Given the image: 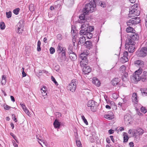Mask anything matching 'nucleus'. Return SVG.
<instances>
[{"mask_svg": "<svg viewBox=\"0 0 147 147\" xmlns=\"http://www.w3.org/2000/svg\"><path fill=\"white\" fill-rule=\"evenodd\" d=\"M99 4L100 5L103 7H104L106 6V5L104 2L100 1L99 2Z\"/></svg>", "mask_w": 147, "mask_h": 147, "instance_id": "obj_50", "label": "nucleus"}, {"mask_svg": "<svg viewBox=\"0 0 147 147\" xmlns=\"http://www.w3.org/2000/svg\"><path fill=\"white\" fill-rule=\"evenodd\" d=\"M86 35H87V37L89 38H91L93 36L92 34L90 32L87 31V33H86Z\"/></svg>", "mask_w": 147, "mask_h": 147, "instance_id": "obj_37", "label": "nucleus"}, {"mask_svg": "<svg viewBox=\"0 0 147 147\" xmlns=\"http://www.w3.org/2000/svg\"><path fill=\"white\" fill-rule=\"evenodd\" d=\"M113 97L114 99H117L118 98L117 95L115 93L113 94Z\"/></svg>", "mask_w": 147, "mask_h": 147, "instance_id": "obj_58", "label": "nucleus"}, {"mask_svg": "<svg viewBox=\"0 0 147 147\" xmlns=\"http://www.w3.org/2000/svg\"><path fill=\"white\" fill-rule=\"evenodd\" d=\"M69 55V57L72 61H75L77 58L76 54L73 51H70L69 53H68Z\"/></svg>", "mask_w": 147, "mask_h": 147, "instance_id": "obj_14", "label": "nucleus"}, {"mask_svg": "<svg viewBox=\"0 0 147 147\" xmlns=\"http://www.w3.org/2000/svg\"><path fill=\"white\" fill-rule=\"evenodd\" d=\"M141 90L142 94L143 96H147V89H142Z\"/></svg>", "mask_w": 147, "mask_h": 147, "instance_id": "obj_32", "label": "nucleus"}, {"mask_svg": "<svg viewBox=\"0 0 147 147\" xmlns=\"http://www.w3.org/2000/svg\"><path fill=\"white\" fill-rule=\"evenodd\" d=\"M6 78L4 75L2 76V78L1 80V84L2 85H5L6 82Z\"/></svg>", "mask_w": 147, "mask_h": 147, "instance_id": "obj_28", "label": "nucleus"}, {"mask_svg": "<svg viewBox=\"0 0 147 147\" xmlns=\"http://www.w3.org/2000/svg\"><path fill=\"white\" fill-rule=\"evenodd\" d=\"M88 4H90V5L96 7V4L94 0H89V3Z\"/></svg>", "mask_w": 147, "mask_h": 147, "instance_id": "obj_36", "label": "nucleus"}, {"mask_svg": "<svg viewBox=\"0 0 147 147\" xmlns=\"http://www.w3.org/2000/svg\"><path fill=\"white\" fill-rule=\"evenodd\" d=\"M29 9L30 11H32L34 10V7L32 4H31L30 5Z\"/></svg>", "mask_w": 147, "mask_h": 147, "instance_id": "obj_51", "label": "nucleus"}, {"mask_svg": "<svg viewBox=\"0 0 147 147\" xmlns=\"http://www.w3.org/2000/svg\"><path fill=\"white\" fill-rule=\"evenodd\" d=\"M20 9L19 8H17L13 10V13L16 15H18Z\"/></svg>", "mask_w": 147, "mask_h": 147, "instance_id": "obj_41", "label": "nucleus"}, {"mask_svg": "<svg viewBox=\"0 0 147 147\" xmlns=\"http://www.w3.org/2000/svg\"><path fill=\"white\" fill-rule=\"evenodd\" d=\"M138 5L135 4L129 9V13L128 16L129 18L138 16L140 14V11L138 10Z\"/></svg>", "mask_w": 147, "mask_h": 147, "instance_id": "obj_1", "label": "nucleus"}, {"mask_svg": "<svg viewBox=\"0 0 147 147\" xmlns=\"http://www.w3.org/2000/svg\"><path fill=\"white\" fill-rule=\"evenodd\" d=\"M137 130L134 129L133 131V135L134 136H136L137 135H139L138 134V133L137 132Z\"/></svg>", "mask_w": 147, "mask_h": 147, "instance_id": "obj_47", "label": "nucleus"}, {"mask_svg": "<svg viewBox=\"0 0 147 147\" xmlns=\"http://www.w3.org/2000/svg\"><path fill=\"white\" fill-rule=\"evenodd\" d=\"M125 123L129 125L132 122V119L131 115L129 114L125 115L124 117Z\"/></svg>", "mask_w": 147, "mask_h": 147, "instance_id": "obj_12", "label": "nucleus"}, {"mask_svg": "<svg viewBox=\"0 0 147 147\" xmlns=\"http://www.w3.org/2000/svg\"><path fill=\"white\" fill-rule=\"evenodd\" d=\"M63 48L64 47L62 48L60 45L59 44L57 47V51L58 53H60L61 52L62 53L61 51L62 48Z\"/></svg>", "mask_w": 147, "mask_h": 147, "instance_id": "obj_38", "label": "nucleus"}, {"mask_svg": "<svg viewBox=\"0 0 147 147\" xmlns=\"http://www.w3.org/2000/svg\"><path fill=\"white\" fill-rule=\"evenodd\" d=\"M97 105V102L93 100H90L88 101L87 103V106L93 111H95Z\"/></svg>", "mask_w": 147, "mask_h": 147, "instance_id": "obj_9", "label": "nucleus"}, {"mask_svg": "<svg viewBox=\"0 0 147 147\" xmlns=\"http://www.w3.org/2000/svg\"><path fill=\"white\" fill-rule=\"evenodd\" d=\"M72 41L73 42V45L74 46V47L75 46V47H76V46H75V42H76V41L75 40V39H74V38H73L72 39Z\"/></svg>", "mask_w": 147, "mask_h": 147, "instance_id": "obj_62", "label": "nucleus"}, {"mask_svg": "<svg viewBox=\"0 0 147 147\" xmlns=\"http://www.w3.org/2000/svg\"><path fill=\"white\" fill-rule=\"evenodd\" d=\"M138 34L134 32H132L130 34L129 37L128 38L126 41H129V42L133 44H135V41L137 40L138 39Z\"/></svg>", "mask_w": 147, "mask_h": 147, "instance_id": "obj_6", "label": "nucleus"}, {"mask_svg": "<svg viewBox=\"0 0 147 147\" xmlns=\"http://www.w3.org/2000/svg\"><path fill=\"white\" fill-rule=\"evenodd\" d=\"M10 135L12 136L13 138L14 139V140H16V139H17L16 137L12 133H11L10 134Z\"/></svg>", "mask_w": 147, "mask_h": 147, "instance_id": "obj_57", "label": "nucleus"}, {"mask_svg": "<svg viewBox=\"0 0 147 147\" xmlns=\"http://www.w3.org/2000/svg\"><path fill=\"white\" fill-rule=\"evenodd\" d=\"M147 78V72L144 71L143 74L141 76V79L142 81L145 82L146 79Z\"/></svg>", "mask_w": 147, "mask_h": 147, "instance_id": "obj_19", "label": "nucleus"}, {"mask_svg": "<svg viewBox=\"0 0 147 147\" xmlns=\"http://www.w3.org/2000/svg\"><path fill=\"white\" fill-rule=\"evenodd\" d=\"M57 39L59 40H61L62 39V36L61 34H58L57 36Z\"/></svg>", "mask_w": 147, "mask_h": 147, "instance_id": "obj_53", "label": "nucleus"}, {"mask_svg": "<svg viewBox=\"0 0 147 147\" xmlns=\"http://www.w3.org/2000/svg\"><path fill=\"white\" fill-rule=\"evenodd\" d=\"M73 49V47L71 45H69V47H68V53H69V52H70V51H72Z\"/></svg>", "mask_w": 147, "mask_h": 147, "instance_id": "obj_56", "label": "nucleus"}, {"mask_svg": "<svg viewBox=\"0 0 147 147\" xmlns=\"http://www.w3.org/2000/svg\"><path fill=\"white\" fill-rule=\"evenodd\" d=\"M125 68V67L123 65H122L120 67V71L121 72L123 73L124 72Z\"/></svg>", "mask_w": 147, "mask_h": 147, "instance_id": "obj_39", "label": "nucleus"}, {"mask_svg": "<svg viewBox=\"0 0 147 147\" xmlns=\"http://www.w3.org/2000/svg\"><path fill=\"white\" fill-rule=\"evenodd\" d=\"M134 63L136 66H142L144 65V62L140 60H138L134 62Z\"/></svg>", "mask_w": 147, "mask_h": 147, "instance_id": "obj_21", "label": "nucleus"}, {"mask_svg": "<svg viewBox=\"0 0 147 147\" xmlns=\"http://www.w3.org/2000/svg\"><path fill=\"white\" fill-rule=\"evenodd\" d=\"M91 71V69L89 66H84L83 69V72L84 74H87Z\"/></svg>", "mask_w": 147, "mask_h": 147, "instance_id": "obj_13", "label": "nucleus"}, {"mask_svg": "<svg viewBox=\"0 0 147 147\" xmlns=\"http://www.w3.org/2000/svg\"><path fill=\"white\" fill-rule=\"evenodd\" d=\"M86 39L84 37L82 36L80 37L79 39L78 42L79 44H83L84 42L85 41Z\"/></svg>", "mask_w": 147, "mask_h": 147, "instance_id": "obj_27", "label": "nucleus"}, {"mask_svg": "<svg viewBox=\"0 0 147 147\" xmlns=\"http://www.w3.org/2000/svg\"><path fill=\"white\" fill-rule=\"evenodd\" d=\"M129 145L130 147H133L134 146V143L132 142H130L129 144Z\"/></svg>", "mask_w": 147, "mask_h": 147, "instance_id": "obj_64", "label": "nucleus"}, {"mask_svg": "<svg viewBox=\"0 0 147 147\" xmlns=\"http://www.w3.org/2000/svg\"><path fill=\"white\" fill-rule=\"evenodd\" d=\"M50 51L51 54H53L55 52V49L53 47H51L50 49Z\"/></svg>", "mask_w": 147, "mask_h": 147, "instance_id": "obj_46", "label": "nucleus"}, {"mask_svg": "<svg viewBox=\"0 0 147 147\" xmlns=\"http://www.w3.org/2000/svg\"><path fill=\"white\" fill-rule=\"evenodd\" d=\"M140 21L139 18L136 17L130 19L127 22V24L128 26H131L133 25L139 24Z\"/></svg>", "mask_w": 147, "mask_h": 147, "instance_id": "obj_8", "label": "nucleus"}, {"mask_svg": "<svg viewBox=\"0 0 147 147\" xmlns=\"http://www.w3.org/2000/svg\"><path fill=\"white\" fill-rule=\"evenodd\" d=\"M123 142H127L128 139V137L127 136V134L125 132H124L123 133Z\"/></svg>", "mask_w": 147, "mask_h": 147, "instance_id": "obj_30", "label": "nucleus"}, {"mask_svg": "<svg viewBox=\"0 0 147 147\" xmlns=\"http://www.w3.org/2000/svg\"><path fill=\"white\" fill-rule=\"evenodd\" d=\"M108 132L109 134H111L114 133V130L112 129H110L109 130Z\"/></svg>", "mask_w": 147, "mask_h": 147, "instance_id": "obj_60", "label": "nucleus"}, {"mask_svg": "<svg viewBox=\"0 0 147 147\" xmlns=\"http://www.w3.org/2000/svg\"><path fill=\"white\" fill-rule=\"evenodd\" d=\"M138 134L139 135H142L144 133V131L141 128H139L137 129Z\"/></svg>", "mask_w": 147, "mask_h": 147, "instance_id": "obj_35", "label": "nucleus"}, {"mask_svg": "<svg viewBox=\"0 0 147 147\" xmlns=\"http://www.w3.org/2000/svg\"><path fill=\"white\" fill-rule=\"evenodd\" d=\"M134 129H130L128 131V133L129 134H131V133L133 134V131Z\"/></svg>", "mask_w": 147, "mask_h": 147, "instance_id": "obj_63", "label": "nucleus"}, {"mask_svg": "<svg viewBox=\"0 0 147 147\" xmlns=\"http://www.w3.org/2000/svg\"><path fill=\"white\" fill-rule=\"evenodd\" d=\"M76 145L78 147H82V144L80 141L76 140Z\"/></svg>", "mask_w": 147, "mask_h": 147, "instance_id": "obj_43", "label": "nucleus"}, {"mask_svg": "<svg viewBox=\"0 0 147 147\" xmlns=\"http://www.w3.org/2000/svg\"><path fill=\"white\" fill-rule=\"evenodd\" d=\"M119 82V80L118 78H115L111 82L113 86H116V85H118Z\"/></svg>", "mask_w": 147, "mask_h": 147, "instance_id": "obj_24", "label": "nucleus"}, {"mask_svg": "<svg viewBox=\"0 0 147 147\" xmlns=\"http://www.w3.org/2000/svg\"><path fill=\"white\" fill-rule=\"evenodd\" d=\"M12 117L13 120L15 122H17V120L16 118V116L15 114H12Z\"/></svg>", "mask_w": 147, "mask_h": 147, "instance_id": "obj_54", "label": "nucleus"}, {"mask_svg": "<svg viewBox=\"0 0 147 147\" xmlns=\"http://www.w3.org/2000/svg\"><path fill=\"white\" fill-rule=\"evenodd\" d=\"M128 41H126L125 44V48L126 49L128 50V51L129 53H133L135 51L134 45L135 44H132Z\"/></svg>", "mask_w": 147, "mask_h": 147, "instance_id": "obj_11", "label": "nucleus"}, {"mask_svg": "<svg viewBox=\"0 0 147 147\" xmlns=\"http://www.w3.org/2000/svg\"><path fill=\"white\" fill-rule=\"evenodd\" d=\"M51 78L53 82L56 85H58V83L57 82L55 78L53 76H51Z\"/></svg>", "mask_w": 147, "mask_h": 147, "instance_id": "obj_52", "label": "nucleus"}, {"mask_svg": "<svg viewBox=\"0 0 147 147\" xmlns=\"http://www.w3.org/2000/svg\"><path fill=\"white\" fill-rule=\"evenodd\" d=\"M132 102L135 104H137L138 102V98L136 93H134L132 94Z\"/></svg>", "mask_w": 147, "mask_h": 147, "instance_id": "obj_15", "label": "nucleus"}, {"mask_svg": "<svg viewBox=\"0 0 147 147\" xmlns=\"http://www.w3.org/2000/svg\"><path fill=\"white\" fill-rule=\"evenodd\" d=\"M120 60L123 63H125L128 60V58L127 57H126L124 56H123L122 57Z\"/></svg>", "mask_w": 147, "mask_h": 147, "instance_id": "obj_31", "label": "nucleus"}, {"mask_svg": "<svg viewBox=\"0 0 147 147\" xmlns=\"http://www.w3.org/2000/svg\"><path fill=\"white\" fill-rule=\"evenodd\" d=\"M24 111L27 114V115L30 116V113L29 112L28 110L27 109H26V110H24Z\"/></svg>", "mask_w": 147, "mask_h": 147, "instance_id": "obj_55", "label": "nucleus"}, {"mask_svg": "<svg viewBox=\"0 0 147 147\" xmlns=\"http://www.w3.org/2000/svg\"><path fill=\"white\" fill-rule=\"evenodd\" d=\"M85 44L86 47L88 49H90L92 48V43L90 41H87L86 42Z\"/></svg>", "mask_w": 147, "mask_h": 147, "instance_id": "obj_16", "label": "nucleus"}, {"mask_svg": "<svg viewBox=\"0 0 147 147\" xmlns=\"http://www.w3.org/2000/svg\"><path fill=\"white\" fill-rule=\"evenodd\" d=\"M123 74H122V80L123 81H125L127 80V77L128 76V74L127 72L124 73H123Z\"/></svg>", "mask_w": 147, "mask_h": 147, "instance_id": "obj_29", "label": "nucleus"}, {"mask_svg": "<svg viewBox=\"0 0 147 147\" xmlns=\"http://www.w3.org/2000/svg\"><path fill=\"white\" fill-rule=\"evenodd\" d=\"M142 72V69H140L136 71L131 77V82H134V83H135V82L140 80L141 79L140 75Z\"/></svg>", "mask_w": 147, "mask_h": 147, "instance_id": "obj_4", "label": "nucleus"}, {"mask_svg": "<svg viewBox=\"0 0 147 147\" xmlns=\"http://www.w3.org/2000/svg\"><path fill=\"white\" fill-rule=\"evenodd\" d=\"M77 84V80L76 79L72 80L67 87L68 89L72 92H74L76 88Z\"/></svg>", "mask_w": 147, "mask_h": 147, "instance_id": "obj_7", "label": "nucleus"}, {"mask_svg": "<svg viewBox=\"0 0 147 147\" xmlns=\"http://www.w3.org/2000/svg\"><path fill=\"white\" fill-rule=\"evenodd\" d=\"M78 22L81 24H83L82 25L81 28L82 29H88L89 25L88 22L87 21L85 16L84 15L81 14L79 16V19L78 20Z\"/></svg>", "mask_w": 147, "mask_h": 147, "instance_id": "obj_2", "label": "nucleus"}, {"mask_svg": "<svg viewBox=\"0 0 147 147\" xmlns=\"http://www.w3.org/2000/svg\"><path fill=\"white\" fill-rule=\"evenodd\" d=\"M6 16L7 18H10L11 16V11H9L8 12H6Z\"/></svg>", "mask_w": 147, "mask_h": 147, "instance_id": "obj_45", "label": "nucleus"}, {"mask_svg": "<svg viewBox=\"0 0 147 147\" xmlns=\"http://www.w3.org/2000/svg\"><path fill=\"white\" fill-rule=\"evenodd\" d=\"M82 117V120L84 122V123L86 125H88V122L87 121V120L85 117L84 116V115H82L81 116Z\"/></svg>", "mask_w": 147, "mask_h": 147, "instance_id": "obj_44", "label": "nucleus"}, {"mask_svg": "<svg viewBox=\"0 0 147 147\" xmlns=\"http://www.w3.org/2000/svg\"><path fill=\"white\" fill-rule=\"evenodd\" d=\"M92 83L97 86H99L100 85V82L99 80L96 78H93Z\"/></svg>", "mask_w": 147, "mask_h": 147, "instance_id": "obj_17", "label": "nucleus"}, {"mask_svg": "<svg viewBox=\"0 0 147 147\" xmlns=\"http://www.w3.org/2000/svg\"><path fill=\"white\" fill-rule=\"evenodd\" d=\"M141 111L142 112L145 113L147 112V110L145 107H142L141 108Z\"/></svg>", "mask_w": 147, "mask_h": 147, "instance_id": "obj_49", "label": "nucleus"}, {"mask_svg": "<svg viewBox=\"0 0 147 147\" xmlns=\"http://www.w3.org/2000/svg\"><path fill=\"white\" fill-rule=\"evenodd\" d=\"M65 48H62L61 51L62 53L61 55H59L58 58V60L61 62L66 60L67 58L65 54Z\"/></svg>", "mask_w": 147, "mask_h": 147, "instance_id": "obj_10", "label": "nucleus"}, {"mask_svg": "<svg viewBox=\"0 0 147 147\" xmlns=\"http://www.w3.org/2000/svg\"><path fill=\"white\" fill-rule=\"evenodd\" d=\"M87 29H88V31H89L90 32L94 30V27L89 26Z\"/></svg>", "mask_w": 147, "mask_h": 147, "instance_id": "obj_48", "label": "nucleus"}, {"mask_svg": "<svg viewBox=\"0 0 147 147\" xmlns=\"http://www.w3.org/2000/svg\"><path fill=\"white\" fill-rule=\"evenodd\" d=\"M4 108L5 109L8 110L10 109V107L8 105H6L4 107Z\"/></svg>", "mask_w": 147, "mask_h": 147, "instance_id": "obj_61", "label": "nucleus"}, {"mask_svg": "<svg viewBox=\"0 0 147 147\" xmlns=\"http://www.w3.org/2000/svg\"><path fill=\"white\" fill-rule=\"evenodd\" d=\"M71 32L72 36H73V38L75 39L76 34V31L72 30Z\"/></svg>", "mask_w": 147, "mask_h": 147, "instance_id": "obj_40", "label": "nucleus"}, {"mask_svg": "<svg viewBox=\"0 0 147 147\" xmlns=\"http://www.w3.org/2000/svg\"><path fill=\"white\" fill-rule=\"evenodd\" d=\"M17 28L16 30V31L17 33H22L23 31L22 28H21V27L20 26V24L18 23L17 25Z\"/></svg>", "mask_w": 147, "mask_h": 147, "instance_id": "obj_18", "label": "nucleus"}, {"mask_svg": "<svg viewBox=\"0 0 147 147\" xmlns=\"http://www.w3.org/2000/svg\"><path fill=\"white\" fill-rule=\"evenodd\" d=\"M128 53L127 51H125L123 54V56L127 57L128 55Z\"/></svg>", "mask_w": 147, "mask_h": 147, "instance_id": "obj_59", "label": "nucleus"}, {"mask_svg": "<svg viewBox=\"0 0 147 147\" xmlns=\"http://www.w3.org/2000/svg\"><path fill=\"white\" fill-rule=\"evenodd\" d=\"M88 30V29H82L80 31V34L81 35H86V33H87Z\"/></svg>", "mask_w": 147, "mask_h": 147, "instance_id": "obj_26", "label": "nucleus"}, {"mask_svg": "<svg viewBox=\"0 0 147 147\" xmlns=\"http://www.w3.org/2000/svg\"><path fill=\"white\" fill-rule=\"evenodd\" d=\"M41 43L40 40H38L37 43V50L38 51H40L41 50V48L40 47Z\"/></svg>", "mask_w": 147, "mask_h": 147, "instance_id": "obj_33", "label": "nucleus"}, {"mask_svg": "<svg viewBox=\"0 0 147 147\" xmlns=\"http://www.w3.org/2000/svg\"><path fill=\"white\" fill-rule=\"evenodd\" d=\"M66 5L68 6H71L74 3V0H65Z\"/></svg>", "mask_w": 147, "mask_h": 147, "instance_id": "obj_25", "label": "nucleus"}, {"mask_svg": "<svg viewBox=\"0 0 147 147\" xmlns=\"http://www.w3.org/2000/svg\"><path fill=\"white\" fill-rule=\"evenodd\" d=\"M0 28L1 30L5 29V23L3 22H1L0 23Z\"/></svg>", "mask_w": 147, "mask_h": 147, "instance_id": "obj_42", "label": "nucleus"}, {"mask_svg": "<svg viewBox=\"0 0 147 147\" xmlns=\"http://www.w3.org/2000/svg\"><path fill=\"white\" fill-rule=\"evenodd\" d=\"M113 114H106L104 115V117L109 120H111L113 118Z\"/></svg>", "mask_w": 147, "mask_h": 147, "instance_id": "obj_23", "label": "nucleus"}, {"mask_svg": "<svg viewBox=\"0 0 147 147\" xmlns=\"http://www.w3.org/2000/svg\"><path fill=\"white\" fill-rule=\"evenodd\" d=\"M134 29L131 26H129L127 28L126 31L127 32H133Z\"/></svg>", "mask_w": 147, "mask_h": 147, "instance_id": "obj_34", "label": "nucleus"}, {"mask_svg": "<svg viewBox=\"0 0 147 147\" xmlns=\"http://www.w3.org/2000/svg\"><path fill=\"white\" fill-rule=\"evenodd\" d=\"M47 89V88L46 86H43L41 88V90L42 96H44L47 95V93H46V91Z\"/></svg>", "mask_w": 147, "mask_h": 147, "instance_id": "obj_22", "label": "nucleus"}, {"mask_svg": "<svg viewBox=\"0 0 147 147\" xmlns=\"http://www.w3.org/2000/svg\"><path fill=\"white\" fill-rule=\"evenodd\" d=\"M96 9V7L90 5V4H86L85 5V8L83 10V13L81 14L84 15L85 16L88 14L89 12H92Z\"/></svg>", "mask_w": 147, "mask_h": 147, "instance_id": "obj_5", "label": "nucleus"}, {"mask_svg": "<svg viewBox=\"0 0 147 147\" xmlns=\"http://www.w3.org/2000/svg\"><path fill=\"white\" fill-rule=\"evenodd\" d=\"M53 125L55 128H59L60 126V123L56 119L54 122Z\"/></svg>", "mask_w": 147, "mask_h": 147, "instance_id": "obj_20", "label": "nucleus"}, {"mask_svg": "<svg viewBox=\"0 0 147 147\" xmlns=\"http://www.w3.org/2000/svg\"><path fill=\"white\" fill-rule=\"evenodd\" d=\"M88 54L85 53H82L80 55V58L81 60L80 63L82 67H83L88 64V60L87 56Z\"/></svg>", "mask_w": 147, "mask_h": 147, "instance_id": "obj_3", "label": "nucleus"}]
</instances>
